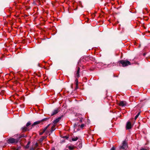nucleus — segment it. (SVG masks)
<instances>
[{
  "mask_svg": "<svg viewBox=\"0 0 150 150\" xmlns=\"http://www.w3.org/2000/svg\"><path fill=\"white\" fill-rule=\"evenodd\" d=\"M140 150H148L147 149L144 148H142Z\"/></svg>",
  "mask_w": 150,
  "mask_h": 150,
  "instance_id": "nucleus-21",
  "label": "nucleus"
},
{
  "mask_svg": "<svg viewBox=\"0 0 150 150\" xmlns=\"http://www.w3.org/2000/svg\"><path fill=\"white\" fill-rule=\"evenodd\" d=\"M45 132L42 130V131L40 132L39 134L40 135H42L43 134L44 132Z\"/></svg>",
  "mask_w": 150,
  "mask_h": 150,
  "instance_id": "nucleus-19",
  "label": "nucleus"
},
{
  "mask_svg": "<svg viewBox=\"0 0 150 150\" xmlns=\"http://www.w3.org/2000/svg\"><path fill=\"white\" fill-rule=\"evenodd\" d=\"M140 114V112H139L135 117V120H136Z\"/></svg>",
  "mask_w": 150,
  "mask_h": 150,
  "instance_id": "nucleus-14",
  "label": "nucleus"
},
{
  "mask_svg": "<svg viewBox=\"0 0 150 150\" xmlns=\"http://www.w3.org/2000/svg\"><path fill=\"white\" fill-rule=\"evenodd\" d=\"M28 144L26 145V148H28Z\"/></svg>",
  "mask_w": 150,
  "mask_h": 150,
  "instance_id": "nucleus-25",
  "label": "nucleus"
},
{
  "mask_svg": "<svg viewBox=\"0 0 150 150\" xmlns=\"http://www.w3.org/2000/svg\"><path fill=\"white\" fill-rule=\"evenodd\" d=\"M31 125V123L30 122H29L26 124V127H28L30 125Z\"/></svg>",
  "mask_w": 150,
  "mask_h": 150,
  "instance_id": "nucleus-17",
  "label": "nucleus"
},
{
  "mask_svg": "<svg viewBox=\"0 0 150 150\" xmlns=\"http://www.w3.org/2000/svg\"><path fill=\"white\" fill-rule=\"evenodd\" d=\"M48 119V118H45L42 119V120H39V121H36L33 123V124L32 125V126H33L34 125L39 124H40V123H41V122H42L44 121H45Z\"/></svg>",
  "mask_w": 150,
  "mask_h": 150,
  "instance_id": "nucleus-4",
  "label": "nucleus"
},
{
  "mask_svg": "<svg viewBox=\"0 0 150 150\" xmlns=\"http://www.w3.org/2000/svg\"><path fill=\"white\" fill-rule=\"evenodd\" d=\"M118 63L121 64L122 66L124 67H126L128 65H131V63L129 61L121 60L119 61Z\"/></svg>",
  "mask_w": 150,
  "mask_h": 150,
  "instance_id": "nucleus-1",
  "label": "nucleus"
},
{
  "mask_svg": "<svg viewBox=\"0 0 150 150\" xmlns=\"http://www.w3.org/2000/svg\"><path fill=\"white\" fill-rule=\"evenodd\" d=\"M127 104L126 102L125 101H120L119 103V105L121 107L125 106Z\"/></svg>",
  "mask_w": 150,
  "mask_h": 150,
  "instance_id": "nucleus-5",
  "label": "nucleus"
},
{
  "mask_svg": "<svg viewBox=\"0 0 150 150\" xmlns=\"http://www.w3.org/2000/svg\"><path fill=\"white\" fill-rule=\"evenodd\" d=\"M18 142V140L17 139H15L13 138L9 139L8 140V143H16Z\"/></svg>",
  "mask_w": 150,
  "mask_h": 150,
  "instance_id": "nucleus-3",
  "label": "nucleus"
},
{
  "mask_svg": "<svg viewBox=\"0 0 150 150\" xmlns=\"http://www.w3.org/2000/svg\"><path fill=\"white\" fill-rule=\"evenodd\" d=\"M78 138L77 137H74L73 138H72V140L73 141H75L77 140L78 139Z\"/></svg>",
  "mask_w": 150,
  "mask_h": 150,
  "instance_id": "nucleus-12",
  "label": "nucleus"
},
{
  "mask_svg": "<svg viewBox=\"0 0 150 150\" xmlns=\"http://www.w3.org/2000/svg\"><path fill=\"white\" fill-rule=\"evenodd\" d=\"M52 150H55V149L54 148H53L52 149Z\"/></svg>",
  "mask_w": 150,
  "mask_h": 150,
  "instance_id": "nucleus-23",
  "label": "nucleus"
},
{
  "mask_svg": "<svg viewBox=\"0 0 150 150\" xmlns=\"http://www.w3.org/2000/svg\"><path fill=\"white\" fill-rule=\"evenodd\" d=\"M59 111V108H57L56 109H55L52 112V113L51 115V116H52L56 114H57Z\"/></svg>",
  "mask_w": 150,
  "mask_h": 150,
  "instance_id": "nucleus-6",
  "label": "nucleus"
},
{
  "mask_svg": "<svg viewBox=\"0 0 150 150\" xmlns=\"http://www.w3.org/2000/svg\"><path fill=\"white\" fill-rule=\"evenodd\" d=\"M115 150V149L114 147H112L110 149V150Z\"/></svg>",
  "mask_w": 150,
  "mask_h": 150,
  "instance_id": "nucleus-22",
  "label": "nucleus"
},
{
  "mask_svg": "<svg viewBox=\"0 0 150 150\" xmlns=\"http://www.w3.org/2000/svg\"><path fill=\"white\" fill-rule=\"evenodd\" d=\"M54 126H53L51 128L52 131H53L55 129L54 128Z\"/></svg>",
  "mask_w": 150,
  "mask_h": 150,
  "instance_id": "nucleus-18",
  "label": "nucleus"
},
{
  "mask_svg": "<svg viewBox=\"0 0 150 150\" xmlns=\"http://www.w3.org/2000/svg\"><path fill=\"white\" fill-rule=\"evenodd\" d=\"M68 148L70 150H72L74 149V147L73 146H69Z\"/></svg>",
  "mask_w": 150,
  "mask_h": 150,
  "instance_id": "nucleus-15",
  "label": "nucleus"
},
{
  "mask_svg": "<svg viewBox=\"0 0 150 150\" xmlns=\"http://www.w3.org/2000/svg\"><path fill=\"white\" fill-rule=\"evenodd\" d=\"M132 128V125L131 123L129 122H127L126 126V128L127 129H130Z\"/></svg>",
  "mask_w": 150,
  "mask_h": 150,
  "instance_id": "nucleus-7",
  "label": "nucleus"
},
{
  "mask_svg": "<svg viewBox=\"0 0 150 150\" xmlns=\"http://www.w3.org/2000/svg\"><path fill=\"white\" fill-rule=\"evenodd\" d=\"M85 126V125L83 124H82L81 125V127L82 128H83Z\"/></svg>",
  "mask_w": 150,
  "mask_h": 150,
  "instance_id": "nucleus-20",
  "label": "nucleus"
},
{
  "mask_svg": "<svg viewBox=\"0 0 150 150\" xmlns=\"http://www.w3.org/2000/svg\"><path fill=\"white\" fill-rule=\"evenodd\" d=\"M75 82L76 85V86H78V80L77 79H76L75 80Z\"/></svg>",
  "mask_w": 150,
  "mask_h": 150,
  "instance_id": "nucleus-16",
  "label": "nucleus"
},
{
  "mask_svg": "<svg viewBox=\"0 0 150 150\" xmlns=\"http://www.w3.org/2000/svg\"><path fill=\"white\" fill-rule=\"evenodd\" d=\"M61 119V117H58V118H57V119H56V120H54V121L53 123L55 124L59 122V121Z\"/></svg>",
  "mask_w": 150,
  "mask_h": 150,
  "instance_id": "nucleus-9",
  "label": "nucleus"
},
{
  "mask_svg": "<svg viewBox=\"0 0 150 150\" xmlns=\"http://www.w3.org/2000/svg\"><path fill=\"white\" fill-rule=\"evenodd\" d=\"M21 129L23 132H25L29 130L28 128L26 126L22 127Z\"/></svg>",
  "mask_w": 150,
  "mask_h": 150,
  "instance_id": "nucleus-8",
  "label": "nucleus"
},
{
  "mask_svg": "<svg viewBox=\"0 0 150 150\" xmlns=\"http://www.w3.org/2000/svg\"><path fill=\"white\" fill-rule=\"evenodd\" d=\"M46 138V137L42 136L41 138L39 139V141L40 142H42L43 140Z\"/></svg>",
  "mask_w": 150,
  "mask_h": 150,
  "instance_id": "nucleus-11",
  "label": "nucleus"
},
{
  "mask_svg": "<svg viewBox=\"0 0 150 150\" xmlns=\"http://www.w3.org/2000/svg\"><path fill=\"white\" fill-rule=\"evenodd\" d=\"M30 142H29L28 143V144H27L28 145L30 144Z\"/></svg>",
  "mask_w": 150,
  "mask_h": 150,
  "instance_id": "nucleus-24",
  "label": "nucleus"
},
{
  "mask_svg": "<svg viewBox=\"0 0 150 150\" xmlns=\"http://www.w3.org/2000/svg\"><path fill=\"white\" fill-rule=\"evenodd\" d=\"M80 69V68L79 67L78 68V70L77 71L76 74V76L78 77H79L80 76L79 75Z\"/></svg>",
  "mask_w": 150,
  "mask_h": 150,
  "instance_id": "nucleus-10",
  "label": "nucleus"
},
{
  "mask_svg": "<svg viewBox=\"0 0 150 150\" xmlns=\"http://www.w3.org/2000/svg\"><path fill=\"white\" fill-rule=\"evenodd\" d=\"M128 147L127 143L125 141H123L122 145L119 146V149L120 150H126Z\"/></svg>",
  "mask_w": 150,
  "mask_h": 150,
  "instance_id": "nucleus-2",
  "label": "nucleus"
},
{
  "mask_svg": "<svg viewBox=\"0 0 150 150\" xmlns=\"http://www.w3.org/2000/svg\"><path fill=\"white\" fill-rule=\"evenodd\" d=\"M49 125H48L47 126L44 128V129L42 130L44 131V132H45V131L47 129L48 127L49 126Z\"/></svg>",
  "mask_w": 150,
  "mask_h": 150,
  "instance_id": "nucleus-13",
  "label": "nucleus"
}]
</instances>
